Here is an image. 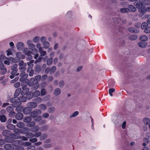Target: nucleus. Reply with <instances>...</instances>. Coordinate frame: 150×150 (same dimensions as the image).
Here are the masks:
<instances>
[{"mask_svg":"<svg viewBox=\"0 0 150 150\" xmlns=\"http://www.w3.org/2000/svg\"><path fill=\"white\" fill-rule=\"evenodd\" d=\"M11 102L12 103V105L13 107H17L21 104V103L19 102V98L18 97H14L11 99Z\"/></svg>","mask_w":150,"mask_h":150,"instance_id":"obj_1","label":"nucleus"},{"mask_svg":"<svg viewBox=\"0 0 150 150\" xmlns=\"http://www.w3.org/2000/svg\"><path fill=\"white\" fill-rule=\"evenodd\" d=\"M18 65L19 66L18 69L20 71H25L26 70V66L27 64L24 63L23 60L20 61L18 63Z\"/></svg>","mask_w":150,"mask_h":150,"instance_id":"obj_2","label":"nucleus"},{"mask_svg":"<svg viewBox=\"0 0 150 150\" xmlns=\"http://www.w3.org/2000/svg\"><path fill=\"white\" fill-rule=\"evenodd\" d=\"M18 65L16 64H13L11 67V74H15L18 71L17 68Z\"/></svg>","mask_w":150,"mask_h":150,"instance_id":"obj_3","label":"nucleus"},{"mask_svg":"<svg viewBox=\"0 0 150 150\" xmlns=\"http://www.w3.org/2000/svg\"><path fill=\"white\" fill-rule=\"evenodd\" d=\"M6 69L4 67L3 64L2 63H0V74L4 75L6 73Z\"/></svg>","mask_w":150,"mask_h":150,"instance_id":"obj_4","label":"nucleus"},{"mask_svg":"<svg viewBox=\"0 0 150 150\" xmlns=\"http://www.w3.org/2000/svg\"><path fill=\"white\" fill-rule=\"evenodd\" d=\"M22 89L23 90L21 93V94L23 96L25 95V94H27L29 90V89L26 88L25 86H23L22 88Z\"/></svg>","mask_w":150,"mask_h":150,"instance_id":"obj_5","label":"nucleus"},{"mask_svg":"<svg viewBox=\"0 0 150 150\" xmlns=\"http://www.w3.org/2000/svg\"><path fill=\"white\" fill-rule=\"evenodd\" d=\"M2 134L4 136L6 137L12 136L11 132L9 130H5L3 132Z\"/></svg>","mask_w":150,"mask_h":150,"instance_id":"obj_6","label":"nucleus"},{"mask_svg":"<svg viewBox=\"0 0 150 150\" xmlns=\"http://www.w3.org/2000/svg\"><path fill=\"white\" fill-rule=\"evenodd\" d=\"M128 30L129 32L135 33H138L139 32V30H138L135 29L133 27H129L128 28Z\"/></svg>","mask_w":150,"mask_h":150,"instance_id":"obj_7","label":"nucleus"},{"mask_svg":"<svg viewBox=\"0 0 150 150\" xmlns=\"http://www.w3.org/2000/svg\"><path fill=\"white\" fill-rule=\"evenodd\" d=\"M38 52V51L36 49L34 48L33 49V52L31 53L35 55L34 56V58L35 59H36L38 57L39 54H37Z\"/></svg>","mask_w":150,"mask_h":150,"instance_id":"obj_8","label":"nucleus"},{"mask_svg":"<svg viewBox=\"0 0 150 150\" xmlns=\"http://www.w3.org/2000/svg\"><path fill=\"white\" fill-rule=\"evenodd\" d=\"M31 116H32L33 117H35L34 120L37 122H38L40 120L42 119V117L40 116H38L36 117L33 116V115L37 113H31Z\"/></svg>","mask_w":150,"mask_h":150,"instance_id":"obj_9","label":"nucleus"},{"mask_svg":"<svg viewBox=\"0 0 150 150\" xmlns=\"http://www.w3.org/2000/svg\"><path fill=\"white\" fill-rule=\"evenodd\" d=\"M4 147L7 150H12L13 149V145L10 144H6L4 146Z\"/></svg>","mask_w":150,"mask_h":150,"instance_id":"obj_10","label":"nucleus"},{"mask_svg":"<svg viewBox=\"0 0 150 150\" xmlns=\"http://www.w3.org/2000/svg\"><path fill=\"white\" fill-rule=\"evenodd\" d=\"M16 54V57L18 59H23L25 57V56L21 52H17Z\"/></svg>","mask_w":150,"mask_h":150,"instance_id":"obj_11","label":"nucleus"},{"mask_svg":"<svg viewBox=\"0 0 150 150\" xmlns=\"http://www.w3.org/2000/svg\"><path fill=\"white\" fill-rule=\"evenodd\" d=\"M22 51L25 55H28L31 54V51L27 48H23Z\"/></svg>","mask_w":150,"mask_h":150,"instance_id":"obj_12","label":"nucleus"},{"mask_svg":"<svg viewBox=\"0 0 150 150\" xmlns=\"http://www.w3.org/2000/svg\"><path fill=\"white\" fill-rule=\"evenodd\" d=\"M23 117V115L22 113H17L16 118L17 120H21Z\"/></svg>","mask_w":150,"mask_h":150,"instance_id":"obj_13","label":"nucleus"},{"mask_svg":"<svg viewBox=\"0 0 150 150\" xmlns=\"http://www.w3.org/2000/svg\"><path fill=\"white\" fill-rule=\"evenodd\" d=\"M32 110V108L29 106L25 107L23 109V112H30Z\"/></svg>","mask_w":150,"mask_h":150,"instance_id":"obj_14","label":"nucleus"},{"mask_svg":"<svg viewBox=\"0 0 150 150\" xmlns=\"http://www.w3.org/2000/svg\"><path fill=\"white\" fill-rule=\"evenodd\" d=\"M146 0H139V3H137L136 4V7L138 8H141L140 6H142L143 4H144L145 2H146Z\"/></svg>","mask_w":150,"mask_h":150,"instance_id":"obj_15","label":"nucleus"},{"mask_svg":"<svg viewBox=\"0 0 150 150\" xmlns=\"http://www.w3.org/2000/svg\"><path fill=\"white\" fill-rule=\"evenodd\" d=\"M28 105L32 108H35L37 106V104L35 102H29L28 103Z\"/></svg>","mask_w":150,"mask_h":150,"instance_id":"obj_16","label":"nucleus"},{"mask_svg":"<svg viewBox=\"0 0 150 150\" xmlns=\"http://www.w3.org/2000/svg\"><path fill=\"white\" fill-rule=\"evenodd\" d=\"M61 90L59 88H57L55 90L54 92V94L56 96L59 95L61 93Z\"/></svg>","mask_w":150,"mask_h":150,"instance_id":"obj_17","label":"nucleus"},{"mask_svg":"<svg viewBox=\"0 0 150 150\" xmlns=\"http://www.w3.org/2000/svg\"><path fill=\"white\" fill-rule=\"evenodd\" d=\"M136 10V8L132 5H130L129 6L128 11H130L134 12Z\"/></svg>","mask_w":150,"mask_h":150,"instance_id":"obj_18","label":"nucleus"},{"mask_svg":"<svg viewBox=\"0 0 150 150\" xmlns=\"http://www.w3.org/2000/svg\"><path fill=\"white\" fill-rule=\"evenodd\" d=\"M23 46V44L21 42H19L16 45V47L18 50H21Z\"/></svg>","mask_w":150,"mask_h":150,"instance_id":"obj_19","label":"nucleus"},{"mask_svg":"<svg viewBox=\"0 0 150 150\" xmlns=\"http://www.w3.org/2000/svg\"><path fill=\"white\" fill-rule=\"evenodd\" d=\"M39 127L38 126H36L31 129V131L33 132H35L39 130Z\"/></svg>","mask_w":150,"mask_h":150,"instance_id":"obj_20","label":"nucleus"},{"mask_svg":"<svg viewBox=\"0 0 150 150\" xmlns=\"http://www.w3.org/2000/svg\"><path fill=\"white\" fill-rule=\"evenodd\" d=\"M25 71H20V72H21L20 74V77H25V78L28 77V74H25Z\"/></svg>","mask_w":150,"mask_h":150,"instance_id":"obj_21","label":"nucleus"},{"mask_svg":"<svg viewBox=\"0 0 150 150\" xmlns=\"http://www.w3.org/2000/svg\"><path fill=\"white\" fill-rule=\"evenodd\" d=\"M27 72L29 73V75L30 76H33V70L31 68H28L27 69Z\"/></svg>","mask_w":150,"mask_h":150,"instance_id":"obj_22","label":"nucleus"},{"mask_svg":"<svg viewBox=\"0 0 150 150\" xmlns=\"http://www.w3.org/2000/svg\"><path fill=\"white\" fill-rule=\"evenodd\" d=\"M21 92V88H17L16 91L15 93L14 96L15 97H17L20 93Z\"/></svg>","mask_w":150,"mask_h":150,"instance_id":"obj_23","label":"nucleus"},{"mask_svg":"<svg viewBox=\"0 0 150 150\" xmlns=\"http://www.w3.org/2000/svg\"><path fill=\"white\" fill-rule=\"evenodd\" d=\"M143 122L145 125H149L150 123V120L148 118H145L143 120Z\"/></svg>","mask_w":150,"mask_h":150,"instance_id":"obj_24","label":"nucleus"},{"mask_svg":"<svg viewBox=\"0 0 150 150\" xmlns=\"http://www.w3.org/2000/svg\"><path fill=\"white\" fill-rule=\"evenodd\" d=\"M138 38L137 35H132L129 37V39L131 40H136Z\"/></svg>","mask_w":150,"mask_h":150,"instance_id":"obj_25","label":"nucleus"},{"mask_svg":"<svg viewBox=\"0 0 150 150\" xmlns=\"http://www.w3.org/2000/svg\"><path fill=\"white\" fill-rule=\"evenodd\" d=\"M38 107L40 109L43 110H45L47 108L46 105L44 104H40L38 106Z\"/></svg>","mask_w":150,"mask_h":150,"instance_id":"obj_26","label":"nucleus"},{"mask_svg":"<svg viewBox=\"0 0 150 150\" xmlns=\"http://www.w3.org/2000/svg\"><path fill=\"white\" fill-rule=\"evenodd\" d=\"M138 45L141 47H146L147 45L144 42H139L138 43Z\"/></svg>","mask_w":150,"mask_h":150,"instance_id":"obj_27","label":"nucleus"},{"mask_svg":"<svg viewBox=\"0 0 150 150\" xmlns=\"http://www.w3.org/2000/svg\"><path fill=\"white\" fill-rule=\"evenodd\" d=\"M6 111L8 112H13V108L12 107L8 106L6 108Z\"/></svg>","mask_w":150,"mask_h":150,"instance_id":"obj_28","label":"nucleus"},{"mask_svg":"<svg viewBox=\"0 0 150 150\" xmlns=\"http://www.w3.org/2000/svg\"><path fill=\"white\" fill-rule=\"evenodd\" d=\"M26 97L28 99H30L33 96V94H32V93L30 92H28L27 93V94L26 95Z\"/></svg>","mask_w":150,"mask_h":150,"instance_id":"obj_29","label":"nucleus"},{"mask_svg":"<svg viewBox=\"0 0 150 150\" xmlns=\"http://www.w3.org/2000/svg\"><path fill=\"white\" fill-rule=\"evenodd\" d=\"M43 46L45 48H47L49 46V43L48 42L45 41L43 43Z\"/></svg>","mask_w":150,"mask_h":150,"instance_id":"obj_30","label":"nucleus"},{"mask_svg":"<svg viewBox=\"0 0 150 150\" xmlns=\"http://www.w3.org/2000/svg\"><path fill=\"white\" fill-rule=\"evenodd\" d=\"M26 98H26L24 96H22L20 97L19 98V102H21H21H25L26 100Z\"/></svg>","mask_w":150,"mask_h":150,"instance_id":"obj_31","label":"nucleus"},{"mask_svg":"<svg viewBox=\"0 0 150 150\" xmlns=\"http://www.w3.org/2000/svg\"><path fill=\"white\" fill-rule=\"evenodd\" d=\"M23 108L22 106H20L18 107H17L16 109V111L18 112H20L23 111Z\"/></svg>","mask_w":150,"mask_h":150,"instance_id":"obj_32","label":"nucleus"},{"mask_svg":"<svg viewBox=\"0 0 150 150\" xmlns=\"http://www.w3.org/2000/svg\"><path fill=\"white\" fill-rule=\"evenodd\" d=\"M147 39L148 37L146 36L143 35L140 36V40L141 41H145Z\"/></svg>","mask_w":150,"mask_h":150,"instance_id":"obj_33","label":"nucleus"},{"mask_svg":"<svg viewBox=\"0 0 150 150\" xmlns=\"http://www.w3.org/2000/svg\"><path fill=\"white\" fill-rule=\"evenodd\" d=\"M35 124V123L34 122L32 121L29 122L26 126L28 127H31L34 126Z\"/></svg>","mask_w":150,"mask_h":150,"instance_id":"obj_34","label":"nucleus"},{"mask_svg":"<svg viewBox=\"0 0 150 150\" xmlns=\"http://www.w3.org/2000/svg\"><path fill=\"white\" fill-rule=\"evenodd\" d=\"M56 68L54 66H52L51 68V69L50 70V74H52L54 73L56 70Z\"/></svg>","mask_w":150,"mask_h":150,"instance_id":"obj_35","label":"nucleus"},{"mask_svg":"<svg viewBox=\"0 0 150 150\" xmlns=\"http://www.w3.org/2000/svg\"><path fill=\"white\" fill-rule=\"evenodd\" d=\"M31 131L29 128L28 127H25L23 129V134H27L30 131Z\"/></svg>","mask_w":150,"mask_h":150,"instance_id":"obj_36","label":"nucleus"},{"mask_svg":"<svg viewBox=\"0 0 150 150\" xmlns=\"http://www.w3.org/2000/svg\"><path fill=\"white\" fill-rule=\"evenodd\" d=\"M40 95V92L38 91H36L33 93V96L35 97H37Z\"/></svg>","mask_w":150,"mask_h":150,"instance_id":"obj_37","label":"nucleus"},{"mask_svg":"<svg viewBox=\"0 0 150 150\" xmlns=\"http://www.w3.org/2000/svg\"><path fill=\"white\" fill-rule=\"evenodd\" d=\"M17 126L19 128H23L24 127L25 125L22 122H19L17 124Z\"/></svg>","mask_w":150,"mask_h":150,"instance_id":"obj_38","label":"nucleus"},{"mask_svg":"<svg viewBox=\"0 0 150 150\" xmlns=\"http://www.w3.org/2000/svg\"><path fill=\"white\" fill-rule=\"evenodd\" d=\"M26 136L28 138H32L34 137V134L31 132L28 133L26 135Z\"/></svg>","mask_w":150,"mask_h":150,"instance_id":"obj_39","label":"nucleus"},{"mask_svg":"<svg viewBox=\"0 0 150 150\" xmlns=\"http://www.w3.org/2000/svg\"><path fill=\"white\" fill-rule=\"evenodd\" d=\"M52 63V58H49L47 61V64L48 65H51Z\"/></svg>","mask_w":150,"mask_h":150,"instance_id":"obj_40","label":"nucleus"},{"mask_svg":"<svg viewBox=\"0 0 150 150\" xmlns=\"http://www.w3.org/2000/svg\"><path fill=\"white\" fill-rule=\"evenodd\" d=\"M35 82V79L33 78H31L28 82V85L31 86L33 85Z\"/></svg>","mask_w":150,"mask_h":150,"instance_id":"obj_41","label":"nucleus"},{"mask_svg":"<svg viewBox=\"0 0 150 150\" xmlns=\"http://www.w3.org/2000/svg\"><path fill=\"white\" fill-rule=\"evenodd\" d=\"M24 122H25L28 123L32 120L31 117H25L24 118Z\"/></svg>","mask_w":150,"mask_h":150,"instance_id":"obj_42","label":"nucleus"},{"mask_svg":"<svg viewBox=\"0 0 150 150\" xmlns=\"http://www.w3.org/2000/svg\"><path fill=\"white\" fill-rule=\"evenodd\" d=\"M11 136L14 138L18 139L21 137L20 135L18 133H15L13 134V136Z\"/></svg>","mask_w":150,"mask_h":150,"instance_id":"obj_43","label":"nucleus"},{"mask_svg":"<svg viewBox=\"0 0 150 150\" xmlns=\"http://www.w3.org/2000/svg\"><path fill=\"white\" fill-rule=\"evenodd\" d=\"M6 120V118L4 115H2L0 117V120L2 122H5Z\"/></svg>","mask_w":150,"mask_h":150,"instance_id":"obj_44","label":"nucleus"},{"mask_svg":"<svg viewBox=\"0 0 150 150\" xmlns=\"http://www.w3.org/2000/svg\"><path fill=\"white\" fill-rule=\"evenodd\" d=\"M39 52L40 54V55L41 56H45L46 55L47 53L46 51H43L42 49H41L39 51Z\"/></svg>","mask_w":150,"mask_h":150,"instance_id":"obj_45","label":"nucleus"},{"mask_svg":"<svg viewBox=\"0 0 150 150\" xmlns=\"http://www.w3.org/2000/svg\"><path fill=\"white\" fill-rule=\"evenodd\" d=\"M7 128L10 129H13L15 128V126L12 124H10L7 125Z\"/></svg>","mask_w":150,"mask_h":150,"instance_id":"obj_46","label":"nucleus"},{"mask_svg":"<svg viewBox=\"0 0 150 150\" xmlns=\"http://www.w3.org/2000/svg\"><path fill=\"white\" fill-rule=\"evenodd\" d=\"M128 9L127 8H123L120 9V11L122 13H125L128 12Z\"/></svg>","mask_w":150,"mask_h":150,"instance_id":"obj_47","label":"nucleus"},{"mask_svg":"<svg viewBox=\"0 0 150 150\" xmlns=\"http://www.w3.org/2000/svg\"><path fill=\"white\" fill-rule=\"evenodd\" d=\"M115 91V89L113 88H111L109 90V93L110 95L112 96H113L112 93Z\"/></svg>","mask_w":150,"mask_h":150,"instance_id":"obj_48","label":"nucleus"},{"mask_svg":"<svg viewBox=\"0 0 150 150\" xmlns=\"http://www.w3.org/2000/svg\"><path fill=\"white\" fill-rule=\"evenodd\" d=\"M47 93V92L46 90L42 88L41 91V96H43L45 95Z\"/></svg>","mask_w":150,"mask_h":150,"instance_id":"obj_49","label":"nucleus"},{"mask_svg":"<svg viewBox=\"0 0 150 150\" xmlns=\"http://www.w3.org/2000/svg\"><path fill=\"white\" fill-rule=\"evenodd\" d=\"M148 26V24L146 23H143L141 25V28L142 29H144Z\"/></svg>","mask_w":150,"mask_h":150,"instance_id":"obj_50","label":"nucleus"},{"mask_svg":"<svg viewBox=\"0 0 150 150\" xmlns=\"http://www.w3.org/2000/svg\"><path fill=\"white\" fill-rule=\"evenodd\" d=\"M41 70L40 67L38 65H36L35 68V70L37 72H39Z\"/></svg>","mask_w":150,"mask_h":150,"instance_id":"obj_51","label":"nucleus"},{"mask_svg":"<svg viewBox=\"0 0 150 150\" xmlns=\"http://www.w3.org/2000/svg\"><path fill=\"white\" fill-rule=\"evenodd\" d=\"M42 58L43 57L42 56H40L38 59L35 61V63L36 64L37 63L40 62L41 61Z\"/></svg>","mask_w":150,"mask_h":150,"instance_id":"obj_52","label":"nucleus"},{"mask_svg":"<svg viewBox=\"0 0 150 150\" xmlns=\"http://www.w3.org/2000/svg\"><path fill=\"white\" fill-rule=\"evenodd\" d=\"M6 52L7 53V56L12 55V53L11 51V50L10 49H8L7 50H6Z\"/></svg>","mask_w":150,"mask_h":150,"instance_id":"obj_53","label":"nucleus"},{"mask_svg":"<svg viewBox=\"0 0 150 150\" xmlns=\"http://www.w3.org/2000/svg\"><path fill=\"white\" fill-rule=\"evenodd\" d=\"M35 101L38 103H40L42 102V99L41 98L38 97L35 99Z\"/></svg>","mask_w":150,"mask_h":150,"instance_id":"obj_54","label":"nucleus"},{"mask_svg":"<svg viewBox=\"0 0 150 150\" xmlns=\"http://www.w3.org/2000/svg\"><path fill=\"white\" fill-rule=\"evenodd\" d=\"M39 39L40 38L39 37H35L33 38V41L34 42L37 43L38 42Z\"/></svg>","mask_w":150,"mask_h":150,"instance_id":"obj_55","label":"nucleus"},{"mask_svg":"<svg viewBox=\"0 0 150 150\" xmlns=\"http://www.w3.org/2000/svg\"><path fill=\"white\" fill-rule=\"evenodd\" d=\"M31 145V143L28 142H26L23 143L22 145L24 146H30Z\"/></svg>","mask_w":150,"mask_h":150,"instance_id":"obj_56","label":"nucleus"},{"mask_svg":"<svg viewBox=\"0 0 150 150\" xmlns=\"http://www.w3.org/2000/svg\"><path fill=\"white\" fill-rule=\"evenodd\" d=\"M35 79L37 81H39L41 79V76L40 75H38L35 77Z\"/></svg>","mask_w":150,"mask_h":150,"instance_id":"obj_57","label":"nucleus"},{"mask_svg":"<svg viewBox=\"0 0 150 150\" xmlns=\"http://www.w3.org/2000/svg\"><path fill=\"white\" fill-rule=\"evenodd\" d=\"M48 111L50 112H55V108L54 107H51L48 109Z\"/></svg>","mask_w":150,"mask_h":150,"instance_id":"obj_58","label":"nucleus"},{"mask_svg":"<svg viewBox=\"0 0 150 150\" xmlns=\"http://www.w3.org/2000/svg\"><path fill=\"white\" fill-rule=\"evenodd\" d=\"M35 147L33 145H30L28 148V150H35Z\"/></svg>","mask_w":150,"mask_h":150,"instance_id":"obj_59","label":"nucleus"},{"mask_svg":"<svg viewBox=\"0 0 150 150\" xmlns=\"http://www.w3.org/2000/svg\"><path fill=\"white\" fill-rule=\"evenodd\" d=\"M34 134V137H38L40 136L41 134V133L40 132H36Z\"/></svg>","mask_w":150,"mask_h":150,"instance_id":"obj_60","label":"nucleus"},{"mask_svg":"<svg viewBox=\"0 0 150 150\" xmlns=\"http://www.w3.org/2000/svg\"><path fill=\"white\" fill-rule=\"evenodd\" d=\"M29 141L30 142L32 143H35L37 141V139L36 138H33L30 139Z\"/></svg>","mask_w":150,"mask_h":150,"instance_id":"obj_61","label":"nucleus"},{"mask_svg":"<svg viewBox=\"0 0 150 150\" xmlns=\"http://www.w3.org/2000/svg\"><path fill=\"white\" fill-rule=\"evenodd\" d=\"M47 75H44L42 76V77L41 80L42 81H45L47 79Z\"/></svg>","mask_w":150,"mask_h":150,"instance_id":"obj_62","label":"nucleus"},{"mask_svg":"<svg viewBox=\"0 0 150 150\" xmlns=\"http://www.w3.org/2000/svg\"><path fill=\"white\" fill-rule=\"evenodd\" d=\"M59 86L60 87H63L64 85V82L62 81H60L59 83Z\"/></svg>","mask_w":150,"mask_h":150,"instance_id":"obj_63","label":"nucleus"},{"mask_svg":"<svg viewBox=\"0 0 150 150\" xmlns=\"http://www.w3.org/2000/svg\"><path fill=\"white\" fill-rule=\"evenodd\" d=\"M144 32L146 33H150V26L146 28L144 30Z\"/></svg>","mask_w":150,"mask_h":150,"instance_id":"obj_64","label":"nucleus"}]
</instances>
